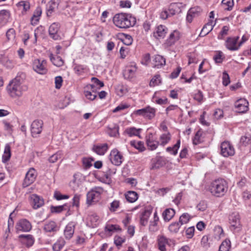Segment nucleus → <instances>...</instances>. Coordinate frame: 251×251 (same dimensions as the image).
I'll return each instance as SVG.
<instances>
[{"label": "nucleus", "mask_w": 251, "mask_h": 251, "mask_svg": "<svg viewBox=\"0 0 251 251\" xmlns=\"http://www.w3.org/2000/svg\"><path fill=\"white\" fill-rule=\"evenodd\" d=\"M230 248V241L226 239L222 242L219 247V251H229Z\"/></svg>", "instance_id": "nucleus-52"}, {"label": "nucleus", "mask_w": 251, "mask_h": 251, "mask_svg": "<svg viewBox=\"0 0 251 251\" xmlns=\"http://www.w3.org/2000/svg\"><path fill=\"white\" fill-rule=\"evenodd\" d=\"M110 159L111 163L116 165H120L124 160L122 154L117 149L111 151L110 154Z\"/></svg>", "instance_id": "nucleus-11"}, {"label": "nucleus", "mask_w": 251, "mask_h": 251, "mask_svg": "<svg viewBox=\"0 0 251 251\" xmlns=\"http://www.w3.org/2000/svg\"><path fill=\"white\" fill-rule=\"evenodd\" d=\"M99 223V217L95 213L88 215L87 218V224L89 226L94 228L96 227Z\"/></svg>", "instance_id": "nucleus-23"}, {"label": "nucleus", "mask_w": 251, "mask_h": 251, "mask_svg": "<svg viewBox=\"0 0 251 251\" xmlns=\"http://www.w3.org/2000/svg\"><path fill=\"white\" fill-rule=\"evenodd\" d=\"M194 232H195L194 226H191V227L187 228L185 231L186 236L187 238H189V239L192 238L194 235Z\"/></svg>", "instance_id": "nucleus-62"}, {"label": "nucleus", "mask_w": 251, "mask_h": 251, "mask_svg": "<svg viewBox=\"0 0 251 251\" xmlns=\"http://www.w3.org/2000/svg\"><path fill=\"white\" fill-rule=\"evenodd\" d=\"M6 37L8 40H12L15 37V31L13 28L9 29L6 34Z\"/></svg>", "instance_id": "nucleus-61"}, {"label": "nucleus", "mask_w": 251, "mask_h": 251, "mask_svg": "<svg viewBox=\"0 0 251 251\" xmlns=\"http://www.w3.org/2000/svg\"><path fill=\"white\" fill-rule=\"evenodd\" d=\"M202 134V131L201 130H199L196 133L193 139V143L194 145H197L203 142V139L201 137Z\"/></svg>", "instance_id": "nucleus-49"}, {"label": "nucleus", "mask_w": 251, "mask_h": 251, "mask_svg": "<svg viewBox=\"0 0 251 251\" xmlns=\"http://www.w3.org/2000/svg\"><path fill=\"white\" fill-rule=\"evenodd\" d=\"M84 95L87 99L90 100H94L97 96V94L91 93V91L89 90L85 87H84Z\"/></svg>", "instance_id": "nucleus-54"}, {"label": "nucleus", "mask_w": 251, "mask_h": 251, "mask_svg": "<svg viewBox=\"0 0 251 251\" xmlns=\"http://www.w3.org/2000/svg\"><path fill=\"white\" fill-rule=\"evenodd\" d=\"M108 150V144L104 143L98 145H95L93 147L94 151L99 155H104Z\"/></svg>", "instance_id": "nucleus-31"}, {"label": "nucleus", "mask_w": 251, "mask_h": 251, "mask_svg": "<svg viewBox=\"0 0 251 251\" xmlns=\"http://www.w3.org/2000/svg\"><path fill=\"white\" fill-rule=\"evenodd\" d=\"M169 11L170 15H174L181 11L179 4L177 3H171L169 7Z\"/></svg>", "instance_id": "nucleus-39"}, {"label": "nucleus", "mask_w": 251, "mask_h": 251, "mask_svg": "<svg viewBox=\"0 0 251 251\" xmlns=\"http://www.w3.org/2000/svg\"><path fill=\"white\" fill-rule=\"evenodd\" d=\"M11 156L10 147L9 145H6L4 148V153L2 155V161L3 163L8 161Z\"/></svg>", "instance_id": "nucleus-45"}, {"label": "nucleus", "mask_w": 251, "mask_h": 251, "mask_svg": "<svg viewBox=\"0 0 251 251\" xmlns=\"http://www.w3.org/2000/svg\"><path fill=\"white\" fill-rule=\"evenodd\" d=\"M17 6L19 7H23V11L25 13L30 8V4L26 1H21L18 3Z\"/></svg>", "instance_id": "nucleus-58"}, {"label": "nucleus", "mask_w": 251, "mask_h": 251, "mask_svg": "<svg viewBox=\"0 0 251 251\" xmlns=\"http://www.w3.org/2000/svg\"><path fill=\"white\" fill-rule=\"evenodd\" d=\"M171 135L170 132L162 134L159 137V144L164 146L167 144L171 140Z\"/></svg>", "instance_id": "nucleus-35"}, {"label": "nucleus", "mask_w": 251, "mask_h": 251, "mask_svg": "<svg viewBox=\"0 0 251 251\" xmlns=\"http://www.w3.org/2000/svg\"><path fill=\"white\" fill-rule=\"evenodd\" d=\"M141 130V129H137L134 127H131L126 128L125 130L124 133L127 134L130 137L133 136H139Z\"/></svg>", "instance_id": "nucleus-41"}, {"label": "nucleus", "mask_w": 251, "mask_h": 251, "mask_svg": "<svg viewBox=\"0 0 251 251\" xmlns=\"http://www.w3.org/2000/svg\"><path fill=\"white\" fill-rule=\"evenodd\" d=\"M181 226L179 222H173L168 226V229L172 233H177Z\"/></svg>", "instance_id": "nucleus-43"}, {"label": "nucleus", "mask_w": 251, "mask_h": 251, "mask_svg": "<svg viewBox=\"0 0 251 251\" xmlns=\"http://www.w3.org/2000/svg\"><path fill=\"white\" fill-rule=\"evenodd\" d=\"M37 177V172L33 168H30L26 173L23 182V186L26 187L33 183Z\"/></svg>", "instance_id": "nucleus-9"}, {"label": "nucleus", "mask_w": 251, "mask_h": 251, "mask_svg": "<svg viewBox=\"0 0 251 251\" xmlns=\"http://www.w3.org/2000/svg\"><path fill=\"white\" fill-rule=\"evenodd\" d=\"M192 216L187 213H183L179 218V223L181 225L186 224L188 223L190 219L192 218Z\"/></svg>", "instance_id": "nucleus-47"}, {"label": "nucleus", "mask_w": 251, "mask_h": 251, "mask_svg": "<svg viewBox=\"0 0 251 251\" xmlns=\"http://www.w3.org/2000/svg\"><path fill=\"white\" fill-rule=\"evenodd\" d=\"M160 75H155L151 79L150 82V85L151 87H153L155 85H158L161 83Z\"/></svg>", "instance_id": "nucleus-55"}, {"label": "nucleus", "mask_w": 251, "mask_h": 251, "mask_svg": "<svg viewBox=\"0 0 251 251\" xmlns=\"http://www.w3.org/2000/svg\"><path fill=\"white\" fill-rule=\"evenodd\" d=\"M222 5L225 10L230 11L234 5L233 0H223Z\"/></svg>", "instance_id": "nucleus-50"}, {"label": "nucleus", "mask_w": 251, "mask_h": 251, "mask_svg": "<svg viewBox=\"0 0 251 251\" xmlns=\"http://www.w3.org/2000/svg\"><path fill=\"white\" fill-rule=\"evenodd\" d=\"M224 59L223 53L221 51H218L216 54L214 56L213 59L216 63H221Z\"/></svg>", "instance_id": "nucleus-56"}, {"label": "nucleus", "mask_w": 251, "mask_h": 251, "mask_svg": "<svg viewBox=\"0 0 251 251\" xmlns=\"http://www.w3.org/2000/svg\"><path fill=\"white\" fill-rule=\"evenodd\" d=\"M167 32V28L163 25L158 26L153 33V36L156 38H164Z\"/></svg>", "instance_id": "nucleus-28"}, {"label": "nucleus", "mask_w": 251, "mask_h": 251, "mask_svg": "<svg viewBox=\"0 0 251 251\" xmlns=\"http://www.w3.org/2000/svg\"><path fill=\"white\" fill-rule=\"evenodd\" d=\"M202 12L201 8L199 6L191 8L188 11L186 20L189 23H191L193 18L199 16Z\"/></svg>", "instance_id": "nucleus-17"}, {"label": "nucleus", "mask_w": 251, "mask_h": 251, "mask_svg": "<svg viewBox=\"0 0 251 251\" xmlns=\"http://www.w3.org/2000/svg\"><path fill=\"white\" fill-rule=\"evenodd\" d=\"M165 59L163 56L160 55H156L154 56L153 59V67L159 68L165 65Z\"/></svg>", "instance_id": "nucleus-32"}, {"label": "nucleus", "mask_w": 251, "mask_h": 251, "mask_svg": "<svg viewBox=\"0 0 251 251\" xmlns=\"http://www.w3.org/2000/svg\"><path fill=\"white\" fill-rule=\"evenodd\" d=\"M179 38V32L177 30H174L170 34L168 39L166 41V44L168 46H171L178 41Z\"/></svg>", "instance_id": "nucleus-25"}, {"label": "nucleus", "mask_w": 251, "mask_h": 251, "mask_svg": "<svg viewBox=\"0 0 251 251\" xmlns=\"http://www.w3.org/2000/svg\"><path fill=\"white\" fill-rule=\"evenodd\" d=\"M158 247L160 251H166V246L168 243V239L164 236L161 235L158 237Z\"/></svg>", "instance_id": "nucleus-34"}, {"label": "nucleus", "mask_w": 251, "mask_h": 251, "mask_svg": "<svg viewBox=\"0 0 251 251\" xmlns=\"http://www.w3.org/2000/svg\"><path fill=\"white\" fill-rule=\"evenodd\" d=\"M209 189L213 196L217 197H223L227 191V182L222 178L215 179L211 183Z\"/></svg>", "instance_id": "nucleus-3"}, {"label": "nucleus", "mask_w": 251, "mask_h": 251, "mask_svg": "<svg viewBox=\"0 0 251 251\" xmlns=\"http://www.w3.org/2000/svg\"><path fill=\"white\" fill-rule=\"evenodd\" d=\"M125 197L128 202L132 203L137 201L138 195L136 192L130 191L125 194Z\"/></svg>", "instance_id": "nucleus-37"}, {"label": "nucleus", "mask_w": 251, "mask_h": 251, "mask_svg": "<svg viewBox=\"0 0 251 251\" xmlns=\"http://www.w3.org/2000/svg\"><path fill=\"white\" fill-rule=\"evenodd\" d=\"M81 176L79 174H75L74 179L71 183V186L74 191L77 190L81 185Z\"/></svg>", "instance_id": "nucleus-30"}, {"label": "nucleus", "mask_w": 251, "mask_h": 251, "mask_svg": "<svg viewBox=\"0 0 251 251\" xmlns=\"http://www.w3.org/2000/svg\"><path fill=\"white\" fill-rule=\"evenodd\" d=\"M146 144L149 150L154 151L157 148L159 143L155 140L153 134L150 133L146 136Z\"/></svg>", "instance_id": "nucleus-20"}, {"label": "nucleus", "mask_w": 251, "mask_h": 251, "mask_svg": "<svg viewBox=\"0 0 251 251\" xmlns=\"http://www.w3.org/2000/svg\"><path fill=\"white\" fill-rule=\"evenodd\" d=\"M65 244V240L60 238L57 241L52 245V250L53 251H61Z\"/></svg>", "instance_id": "nucleus-40"}, {"label": "nucleus", "mask_w": 251, "mask_h": 251, "mask_svg": "<svg viewBox=\"0 0 251 251\" xmlns=\"http://www.w3.org/2000/svg\"><path fill=\"white\" fill-rule=\"evenodd\" d=\"M61 157V153L59 151L56 152L50 156L48 160L50 163H54L57 161Z\"/></svg>", "instance_id": "nucleus-57"}, {"label": "nucleus", "mask_w": 251, "mask_h": 251, "mask_svg": "<svg viewBox=\"0 0 251 251\" xmlns=\"http://www.w3.org/2000/svg\"><path fill=\"white\" fill-rule=\"evenodd\" d=\"M29 201L34 209H37L44 204V200L43 198L36 194L31 195L29 197Z\"/></svg>", "instance_id": "nucleus-15"}, {"label": "nucleus", "mask_w": 251, "mask_h": 251, "mask_svg": "<svg viewBox=\"0 0 251 251\" xmlns=\"http://www.w3.org/2000/svg\"><path fill=\"white\" fill-rule=\"evenodd\" d=\"M213 20H209V21L205 24L202 28L201 32L199 35L201 37H203L208 34L213 28Z\"/></svg>", "instance_id": "nucleus-33"}, {"label": "nucleus", "mask_w": 251, "mask_h": 251, "mask_svg": "<svg viewBox=\"0 0 251 251\" xmlns=\"http://www.w3.org/2000/svg\"><path fill=\"white\" fill-rule=\"evenodd\" d=\"M3 65L7 69H11L13 68L16 64V61L8 57H4L2 61Z\"/></svg>", "instance_id": "nucleus-38"}, {"label": "nucleus", "mask_w": 251, "mask_h": 251, "mask_svg": "<svg viewBox=\"0 0 251 251\" xmlns=\"http://www.w3.org/2000/svg\"><path fill=\"white\" fill-rule=\"evenodd\" d=\"M50 58L52 63L57 67H61L64 64V61L62 58L59 56H57L54 57L52 54H50Z\"/></svg>", "instance_id": "nucleus-42"}, {"label": "nucleus", "mask_w": 251, "mask_h": 251, "mask_svg": "<svg viewBox=\"0 0 251 251\" xmlns=\"http://www.w3.org/2000/svg\"><path fill=\"white\" fill-rule=\"evenodd\" d=\"M76 224L74 222H69L66 226L64 230L65 238L70 240L73 236Z\"/></svg>", "instance_id": "nucleus-19"}, {"label": "nucleus", "mask_w": 251, "mask_h": 251, "mask_svg": "<svg viewBox=\"0 0 251 251\" xmlns=\"http://www.w3.org/2000/svg\"><path fill=\"white\" fill-rule=\"evenodd\" d=\"M248 102L245 99H240L235 103V107L239 113H244L248 110Z\"/></svg>", "instance_id": "nucleus-22"}, {"label": "nucleus", "mask_w": 251, "mask_h": 251, "mask_svg": "<svg viewBox=\"0 0 251 251\" xmlns=\"http://www.w3.org/2000/svg\"><path fill=\"white\" fill-rule=\"evenodd\" d=\"M165 164V158L162 156H157L151 160L150 169L152 170H157L164 166Z\"/></svg>", "instance_id": "nucleus-14"}, {"label": "nucleus", "mask_w": 251, "mask_h": 251, "mask_svg": "<svg viewBox=\"0 0 251 251\" xmlns=\"http://www.w3.org/2000/svg\"><path fill=\"white\" fill-rule=\"evenodd\" d=\"M81 195L78 194H75L73 199V206L78 207L79 206V201Z\"/></svg>", "instance_id": "nucleus-60"}, {"label": "nucleus", "mask_w": 251, "mask_h": 251, "mask_svg": "<svg viewBox=\"0 0 251 251\" xmlns=\"http://www.w3.org/2000/svg\"><path fill=\"white\" fill-rule=\"evenodd\" d=\"M159 218L158 216L157 211H155L153 214V218L150 222L149 230L152 233H154L159 229Z\"/></svg>", "instance_id": "nucleus-18"}, {"label": "nucleus", "mask_w": 251, "mask_h": 251, "mask_svg": "<svg viewBox=\"0 0 251 251\" xmlns=\"http://www.w3.org/2000/svg\"><path fill=\"white\" fill-rule=\"evenodd\" d=\"M103 192V189L100 187H95L92 188L87 194L86 202L88 205L98 202L100 198L101 195Z\"/></svg>", "instance_id": "nucleus-4"}, {"label": "nucleus", "mask_w": 251, "mask_h": 251, "mask_svg": "<svg viewBox=\"0 0 251 251\" xmlns=\"http://www.w3.org/2000/svg\"><path fill=\"white\" fill-rule=\"evenodd\" d=\"M176 212L173 208H167L162 213V217L166 222H169L175 216Z\"/></svg>", "instance_id": "nucleus-27"}, {"label": "nucleus", "mask_w": 251, "mask_h": 251, "mask_svg": "<svg viewBox=\"0 0 251 251\" xmlns=\"http://www.w3.org/2000/svg\"><path fill=\"white\" fill-rule=\"evenodd\" d=\"M251 143V135L250 134H246L242 136L240 139V143L243 146H246Z\"/></svg>", "instance_id": "nucleus-53"}, {"label": "nucleus", "mask_w": 251, "mask_h": 251, "mask_svg": "<svg viewBox=\"0 0 251 251\" xmlns=\"http://www.w3.org/2000/svg\"><path fill=\"white\" fill-rule=\"evenodd\" d=\"M130 145L138 150L139 151H145V147L144 143L142 141H136L134 140L130 142Z\"/></svg>", "instance_id": "nucleus-44"}, {"label": "nucleus", "mask_w": 251, "mask_h": 251, "mask_svg": "<svg viewBox=\"0 0 251 251\" xmlns=\"http://www.w3.org/2000/svg\"><path fill=\"white\" fill-rule=\"evenodd\" d=\"M19 238L21 242L25 244L27 247L32 246L34 242V238L31 235L21 234L19 236Z\"/></svg>", "instance_id": "nucleus-24"}, {"label": "nucleus", "mask_w": 251, "mask_h": 251, "mask_svg": "<svg viewBox=\"0 0 251 251\" xmlns=\"http://www.w3.org/2000/svg\"><path fill=\"white\" fill-rule=\"evenodd\" d=\"M32 67L33 69L39 74H46L48 71L46 60L35 59L33 62Z\"/></svg>", "instance_id": "nucleus-6"}, {"label": "nucleus", "mask_w": 251, "mask_h": 251, "mask_svg": "<svg viewBox=\"0 0 251 251\" xmlns=\"http://www.w3.org/2000/svg\"><path fill=\"white\" fill-rule=\"evenodd\" d=\"M60 25L57 23L52 24L49 29V35L54 40H59L61 39L59 33Z\"/></svg>", "instance_id": "nucleus-16"}, {"label": "nucleus", "mask_w": 251, "mask_h": 251, "mask_svg": "<svg viewBox=\"0 0 251 251\" xmlns=\"http://www.w3.org/2000/svg\"><path fill=\"white\" fill-rule=\"evenodd\" d=\"M61 0H51L47 5V15L49 16L57 9Z\"/></svg>", "instance_id": "nucleus-26"}, {"label": "nucleus", "mask_w": 251, "mask_h": 251, "mask_svg": "<svg viewBox=\"0 0 251 251\" xmlns=\"http://www.w3.org/2000/svg\"><path fill=\"white\" fill-rule=\"evenodd\" d=\"M151 214L149 210H145L142 214L140 218V223L142 226H146L148 223V219Z\"/></svg>", "instance_id": "nucleus-48"}, {"label": "nucleus", "mask_w": 251, "mask_h": 251, "mask_svg": "<svg viewBox=\"0 0 251 251\" xmlns=\"http://www.w3.org/2000/svg\"><path fill=\"white\" fill-rule=\"evenodd\" d=\"M222 79H223V84L224 86H226L229 84V83L230 82V78H229V75H228V74L226 72H224L223 73Z\"/></svg>", "instance_id": "nucleus-64"}, {"label": "nucleus", "mask_w": 251, "mask_h": 251, "mask_svg": "<svg viewBox=\"0 0 251 251\" xmlns=\"http://www.w3.org/2000/svg\"><path fill=\"white\" fill-rule=\"evenodd\" d=\"M43 122L42 120H34L31 125V133L32 137H36L43 129Z\"/></svg>", "instance_id": "nucleus-13"}, {"label": "nucleus", "mask_w": 251, "mask_h": 251, "mask_svg": "<svg viewBox=\"0 0 251 251\" xmlns=\"http://www.w3.org/2000/svg\"><path fill=\"white\" fill-rule=\"evenodd\" d=\"M16 231L28 232L32 228V226L29 221L25 219H22L18 221L15 227Z\"/></svg>", "instance_id": "nucleus-10"}, {"label": "nucleus", "mask_w": 251, "mask_h": 251, "mask_svg": "<svg viewBox=\"0 0 251 251\" xmlns=\"http://www.w3.org/2000/svg\"><path fill=\"white\" fill-rule=\"evenodd\" d=\"M44 230L46 232H55L58 230L57 226L53 221H50L45 224Z\"/></svg>", "instance_id": "nucleus-29"}, {"label": "nucleus", "mask_w": 251, "mask_h": 251, "mask_svg": "<svg viewBox=\"0 0 251 251\" xmlns=\"http://www.w3.org/2000/svg\"><path fill=\"white\" fill-rule=\"evenodd\" d=\"M42 14V9L40 6L37 7L31 19V22L32 25L36 24L39 20V18Z\"/></svg>", "instance_id": "nucleus-36"}, {"label": "nucleus", "mask_w": 251, "mask_h": 251, "mask_svg": "<svg viewBox=\"0 0 251 251\" xmlns=\"http://www.w3.org/2000/svg\"><path fill=\"white\" fill-rule=\"evenodd\" d=\"M54 198L60 201L63 199H68L69 198V196L67 195H62L58 191H55L53 195Z\"/></svg>", "instance_id": "nucleus-59"}, {"label": "nucleus", "mask_w": 251, "mask_h": 251, "mask_svg": "<svg viewBox=\"0 0 251 251\" xmlns=\"http://www.w3.org/2000/svg\"><path fill=\"white\" fill-rule=\"evenodd\" d=\"M201 245L204 250H207L210 247V243L207 235H204L202 237Z\"/></svg>", "instance_id": "nucleus-51"}, {"label": "nucleus", "mask_w": 251, "mask_h": 251, "mask_svg": "<svg viewBox=\"0 0 251 251\" xmlns=\"http://www.w3.org/2000/svg\"><path fill=\"white\" fill-rule=\"evenodd\" d=\"M25 77L24 73H18L17 75L9 82L6 87V90L10 97L16 98L22 95L24 89L22 84Z\"/></svg>", "instance_id": "nucleus-1"}, {"label": "nucleus", "mask_w": 251, "mask_h": 251, "mask_svg": "<svg viewBox=\"0 0 251 251\" xmlns=\"http://www.w3.org/2000/svg\"><path fill=\"white\" fill-rule=\"evenodd\" d=\"M221 154L224 157L233 156L235 154L233 146L229 142H223L221 145Z\"/></svg>", "instance_id": "nucleus-8"}, {"label": "nucleus", "mask_w": 251, "mask_h": 251, "mask_svg": "<svg viewBox=\"0 0 251 251\" xmlns=\"http://www.w3.org/2000/svg\"><path fill=\"white\" fill-rule=\"evenodd\" d=\"M137 71V67L135 65H131L126 67L123 72V75L126 79H130L135 75Z\"/></svg>", "instance_id": "nucleus-21"}, {"label": "nucleus", "mask_w": 251, "mask_h": 251, "mask_svg": "<svg viewBox=\"0 0 251 251\" xmlns=\"http://www.w3.org/2000/svg\"><path fill=\"white\" fill-rule=\"evenodd\" d=\"M113 21L116 26L122 28L133 26L136 23V20L134 17L126 13L116 14L113 17Z\"/></svg>", "instance_id": "nucleus-2"}, {"label": "nucleus", "mask_w": 251, "mask_h": 251, "mask_svg": "<svg viewBox=\"0 0 251 251\" xmlns=\"http://www.w3.org/2000/svg\"><path fill=\"white\" fill-rule=\"evenodd\" d=\"M126 238L119 236H116L114 238V243L117 246H121L125 242Z\"/></svg>", "instance_id": "nucleus-63"}, {"label": "nucleus", "mask_w": 251, "mask_h": 251, "mask_svg": "<svg viewBox=\"0 0 251 251\" xmlns=\"http://www.w3.org/2000/svg\"><path fill=\"white\" fill-rule=\"evenodd\" d=\"M239 39L238 36L229 37L226 40L225 45L226 49L231 51H235L239 49L238 41Z\"/></svg>", "instance_id": "nucleus-12"}, {"label": "nucleus", "mask_w": 251, "mask_h": 251, "mask_svg": "<svg viewBox=\"0 0 251 251\" xmlns=\"http://www.w3.org/2000/svg\"><path fill=\"white\" fill-rule=\"evenodd\" d=\"M180 145V141L178 140L176 143L173 147H169L166 148V151L170 152L171 154L176 155L177 153V151L179 148Z\"/></svg>", "instance_id": "nucleus-46"}, {"label": "nucleus", "mask_w": 251, "mask_h": 251, "mask_svg": "<svg viewBox=\"0 0 251 251\" xmlns=\"http://www.w3.org/2000/svg\"><path fill=\"white\" fill-rule=\"evenodd\" d=\"M156 112L155 108L148 106L144 108L135 111L134 114L142 116L146 119L151 120L155 117Z\"/></svg>", "instance_id": "nucleus-5"}, {"label": "nucleus", "mask_w": 251, "mask_h": 251, "mask_svg": "<svg viewBox=\"0 0 251 251\" xmlns=\"http://www.w3.org/2000/svg\"><path fill=\"white\" fill-rule=\"evenodd\" d=\"M229 222L231 230L239 231L241 229L240 216L238 213H233L229 217Z\"/></svg>", "instance_id": "nucleus-7"}]
</instances>
